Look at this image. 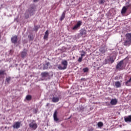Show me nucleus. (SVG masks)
Masks as SVG:
<instances>
[{
    "mask_svg": "<svg viewBox=\"0 0 131 131\" xmlns=\"http://www.w3.org/2000/svg\"><path fill=\"white\" fill-rule=\"evenodd\" d=\"M83 72H88L89 71V68H85L83 69Z\"/></svg>",
    "mask_w": 131,
    "mask_h": 131,
    "instance_id": "obj_27",
    "label": "nucleus"
},
{
    "mask_svg": "<svg viewBox=\"0 0 131 131\" xmlns=\"http://www.w3.org/2000/svg\"><path fill=\"white\" fill-rule=\"evenodd\" d=\"M109 62V59H105L104 60V64H108Z\"/></svg>",
    "mask_w": 131,
    "mask_h": 131,
    "instance_id": "obj_29",
    "label": "nucleus"
},
{
    "mask_svg": "<svg viewBox=\"0 0 131 131\" xmlns=\"http://www.w3.org/2000/svg\"><path fill=\"white\" fill-rule=\"evenodd\" d=\"M10 80H11V77L6 78V81H7L8 83L10 82Z\"/></svg>",
    "mask_w": 131,
    "mask_h": 131,
    "instance_id": "obj_28",
    "label": "nucleus"
},
{
    "mask_svg": "<svg viewBox=\"0 0 131 131\" xmlns=\"http://www.w3.org/2000/svg\"><path fill=\"white\" fill-rule=\"evenodd\" d=\"M99 51L102 54H104V53H105L106 51H107V48L106 47H101Z\"/></svg>",
    "mask_w": 131,
    "mask_h": 131,
    "instance_id": "obj_13",
    "label": "nucleus"
},
{
    "mask_svg": "<svg viewBox=\"0 0 131 131\" xmlns=\"http://www.w3.org/2000/svg\"><path fill=\"white\" fill-rule=\"evenodd\" d=\"M26 18H28V16H26Z\"/></svg>",
    "mask_w": 131,
    "mask_h": 131,
    "instance_id": "obj_34",
    "label": "nucleus"
},
{
    "mask_svg": "<svg viewBox=\"0 0 131 131\" xmlns=\"http://www.w3.org/2000/svg\"><path fill=\"white\" fill-rule=\"evenodd\" d=\"M66 14V11H64L62 13L61 16L60 17V21H63V20H64V18H65Z\"/></svg>",
    "mask_w": 131,
    "mask_h": 131,
    "instance_id": "obj_18",
    "label": "nucleus"
},
{
    "mask_svg": "<svg viewBox=\"0 0 131 131\" xmlns=\"http://www.w3.org/2000/svg\"><path fill=\"white\" fill-rule=\"evenodd\" d=\"M116 69L122 70L123 69V60L120 61L116 66Z\"/></svg>",
    "mask_w": 131,
    "mask_h": 131,
    "instance_id": "obj_5",
    "label": "nucleus"
},
{
    "mask_svg": "<svg viewBox=\"0 0 131 131\" xmlns=\"http://www.w3.org/2000/svg\"><path fill=\"white\" fill-rule=\"evenodd\" d=\"M124 121L125 122H131V115L124 118Z\"/></svg>",
    "mask_w": 131,
    "mask_h": 131,
    "instance_id": "obj_12",
    "label": "nucleus"
},
{
    "mask_svg": "<svg viewBox=\"0 0 131 131\" xmlns=\"http://www.w3.org/2000/svg\"><path fill=\"white\" fill-rule=\"evenodd\" d=\"M36 2H38V0H34V3H36Z\"/></svg>",
    "mask_w": 131,
    "mask_h": 131,
    "instance_id": "obj_32",
    "label": "nucleus"
},
{
    "mask_svg": "<svg viewBox=\"0 0 131 131\" xmlns=\"http://www.w3.org/2000/svg\"><path fill=\"white\" fill-rule=\"evenodd\" d=\"M115 86L117 88L121 87V83L119 81L115 82Z\"/></svg>",
    "mask_w": 131,
    "mask_h": 131,
    "instance_id": "obj_14",
    "label": "nucleus"
},
{
    "mask_svg": "<svg viewBox=\"0 0 131 131\" xmlns=\"http://www.w3.org/2000/svg\"><path fill=\"white\" fill-rule=\"evenodd\" d=\"M27 55V52L24 51L21 53V58H25Z\"/></svg>",
    "mask_w": 131,
    "mask_h": 131,
    "instance_id": "obj_16",
    "label": "nucleus"
},
{
    "mask_svg": "<svg viewBox=\"0 0 131 131\" xmlns=\"http://www.w3.org/2000/svg\"><path fill=\"white\" fill-rule=\"evenodd\" d=\"M126 39L124 43V46H129L131 42V33L126 34Z\"/></svg>",
    "mask_w": 131,
    "mask_h": 131,
    "instance_id": "obj_2",
    "label": "nucleus"
},
{
    "mask_svg": "<svg viewBox=\"0 0 131 131\" xmlns=\"http://www.w3.org/2000/svg\"><path fill=\"white\" fill-rule=\"evenodd\" d=\"M97 125L98 126V127H102V126H103V122H99L97 123Z\"/></svg>",
    "mask_w": 131,
    "mask_h": 131,
    "instance_id": "obj_22",
    "label": "nucleus"
},
{
    "mask_svg": "<svg viewBox=\"0 0 131 131\" xmlns=\"http://www.w3.org/2000/svg\"><path fill=\"white\" fill-rule=\"evenodd\" d=\"M26 99L28 101H30V100H31V95H27L26 97Z\"/></svg>",
    "mask_w": 131,
    "mask_h": 131,
    "instance_id": "obj_25",
    "label": "nucleus"
},
{
    "mask_svg": "<svg viewBox=\"0 0 131 131\" xmlns=\"http://www.w3.org/2000/svg\"><path fill=\"white\" fill-rule=\"evenodd\" d=\"M82 24V21L81 20H79L77 21V24L75 25L73 28H72V29L73 30H77V29H78L80 26H81V25Z\"/></svg>",
    "mask_w": 131,
    "mask_h": 131,
    "instance_id": "obj_4",
    "label": "nucleus"
},
{
    "mask_svg": "<svg viewBox=\"0 0 131 131\" xmlns=\"http://www.w3.org/2000/svg\"><path fill=\"white\" fill-rule=\"evenodd\" d=\"M42 77H49V75L48 72H43L41 74Z\"/></svg>",
    "mask_w": 131,
    "mask_h": 131,
    "instance_id": "obj_15",
    "label": "nucleus"
},
{
    "mask_svg": "<svg viewBox=\"0 0 131 131\" xmlns=\"http://www.w3.org/2000/svg\"><path fill=\"white\" fill-rule=\"evenodd\" d=\"M129 7V5H127L126 6L123 7L122 10L121 11V14H125Z\"/></svg>",
    "mask_w": 131,
    "mask_h": 131,
    "instance_id": "obj_7",
    "label": "nucleus"
},
{
    "mask_svg": "<svg viewBox=\"0 0 131 131\" xmlns=\"http://www.w3.org/2000/svg\"><path fill=\"white\" fill-rule=\"evenodd\" d=\"M70 118H71V116L69 118H68V119H70Z\"/></svg>",
    "mask_w": 131,
    "mask_h": 131,
    "instance_id": "obj_33",
    "label": "nucleus"
},
{
    "mask_svg": "<svg viewBox=\"0 0 131 131\" xmlns=\"http://www.w3.org/2000/svg\"><path fill=\"white\" fill-rule=\"evenodd\" d=\"M50 65V62H47L45 65V67H43V69H48V66Z\"/></svg>",
    "mask_w": 131,
    "mask_h": 131,
    "instance_id": "obj_23",
    "label": "nucleus"
},
{
    "mask_svg": "<svg viewBox=\"0 0 131 131\" xmlns=\"http://www.w3.org/2000/svg\"><path fill=\"white\" fill-rule=\"evenodd\" d=\"M118 100L116 99H112L111 100L110 104L111 105H116L117 104Z\"/></svg>",
    "mask_w": 131,
    "mask_h": 131,
    "instance_id": "obj_11",
    "label": "nucleus"
},
{
    "mask_svg": "<svg viewBox=\"0 0 131 131\" xmlns=\"http://www.w3.org/2000/svg\"><path fill=\"white\" fill-rule=\"evenodd\" d=\"M81 35H85L86 34V31L85 30H82L80 32Z\"/></svg>",
    "mask_w": 131,
    "mask_h": 131,
    "instance_id": "obj_20",
    "label": "nucleus"
},
{
    "mask_svg": "<svg viewBox=\"0 0 131 131\" xmlns=\"http://www.w3.org/2000/svg\"><path fill=\"white\" fill-rule=\"evenodd\" d=\"M20 126H21V122H15L13 125V128H16V129L19 128Z\"/></svg>",
    "mask_w": 131,
    "mask_h": 131,
    "instance_id": "obj_6",
    "label": "nucleus"
},
{
    "mask_svg": "<svg viewBox=\"0 0 131 131\" xmlns=\"http://www.w3.org/2000/svg\"><path fill=\"white\" fill-rule=\"evenodd\" d=\"M0 38H1V36H0Z\"/></svg>",
    "mask_w": 131,
    "mask_h": 131,
    "instance_id": "obj_35",
    "label": "nucleus"
},
{
    "mask_svg": "<svg viewBox=\"0 0 131 131\" xmlns=\"http://www.w3.org/2000/svg\"><path fill=\"white\" fill-rule=\"evenodd\" d=\"M130 81H131V79H130H130L128 80H127V81L125 82L126 85H128L127 84V83H128V82H130Z\"/></svg>",
    "mask_w": 131,
    "mask_h": 131,
    "instance_id": "obj_30",
    "label": "nucleus"
},
{
    "mask_svg": "<svg viewBox=\"0 0 131 131\" xmlns=\"http://www.w3.org/2000/svg\"><path fill=\"white\" fill-rule=\"evenodd\" d=\"M105 3V0H99V4L101 5V4H104Z\"/></svg>",
    "mask_w": 131,
    "mask_h": 131,
    "instance_id": "obj_26",
    "label": "nucleus"
},
{
    "mask_svg": "<svg viewBox=\"0 0 131 131\" xmlns=\"http://www.w3.org/2000/svg\"><path fill=\"white\" fill-rule=\"evenodd\" d=\"M53 118H54V121H55V122H58L59 119L58 118V117L57 116V111H55L54 112V113L53 114Z\"/></svg>",
    "mask_w": 131,
    "mask_h": 131,
    "instance_id": "obj_8",
    "label": "nucleus"
},
{
    "mask_svg": "<svg viewBox=\"0 0 131 131\" xmlns=\"http://www.w3.org/2000/svg\"><path fill=\"white\" fill-rule=\"evenodd\" d=\"M6 71L5 70H0V78H5L4 75H6Z\"/></svg>",
    "mask_w": 131,
    "mask_h": 131,
    "instance_id": "obj_9",
    "label": "nucleus"
},
{
    "mask_svg": "<svg viewBox=\"0 0 131 131\" xmlns=\"http://www.w3.org/2000/svg\"><path fill=\"white\" fill-rule=\"evenodd\" d=\"M108 61L110 63H113L114 62V59H113V57H110L108 59Z\"/></svg>",
    "mask_w": 131,
    "mask_h": 131,
    "instance_id": "obj_21",
    "label": "nucleus"
},
{
    "mask_svg": "<svg viewBox=\"0 0 131 131\" xmlns=\"http://www.w3.org/2000/svg\"><path fill=\"white\" fill-rule=\"evenodd\" d=\"M11 41L13 43H16L18 41V37L17 36H14L11 38Z\"/></svg>",
    "mask_w": 131,
    "mask_h": 131,
    "instance_id": "obj_10",
    "label": "nucleus"
},
{
    "mask_svg": "<svg viewBox=\"0 0 131 131\" xmlns=\"http://www.w3.org/2000/svg\"><path fill=\"white\" fill-rule=\"evenodd\" d=\"M61 65L59 64L58 66V69H59V70H65V69L67 68V66L68 65V61H67V60H62Z\"/></svg>",
    "mask_w": 131,
    "mask_h": 131,
    "instance_id": "obj_1",
    "label": "nucleus"
},
{
    "mask_svg": "<svg viewBox=\"0 0 131 131\" xmlns=\"http://www.w3.org/2000/svg\"><path fill=\"white\" fill-rule=\"evenodd\" d=\"M80 53H82V54H81V57H82V58H83V57L85 56V52L82 51H80Z\"/></svg>",
    "mask_w": 131,
    "mask_h": 131,
    "instance_id": "obj_24",
    "label": "nucleus"
},
{
    "mask_svg": "<svg viewBox=\"0 0 131 131\" xmlns=\"http://www.w3.org/2000/svg\"><path fill=\"white\" fill-rule=\"evenodd\" d=\"M82 57H79V59H78V62H81V61H82Z\"/></svg>",
    "mask_w": 131,
    "mask_h": 131,
    "instance_id": "obj_31",
    "label": "nucleus"
},
{
    "mask_svg": "<svg viewBox=\"0 0 131 131\" xmlns=\"http://www.w3.org/2000/svg\"><path fill=\"white\" fill-rule=\"evenodd\" d=\"M48 37H49V31L47 30L46 32H45L43 38L45 39H47V38H48Z\"/></svg>",
    "mask_w": 131,
    "mask_h": 131,
    "instance_id": "obj_19",
    "label": "nucleus"
},
{
    "mask_svg": "<svg viewBox=\"0 0 131 131\" xmlns=\"http://www.w3.org/2000/svg\"><path fill=\"white\" fill-rule=\"evenodd\" d=\"M59 99L58 97H54L52 98V102L53 103H57V102H59Z\"/></svg>",
    "mask_w": 131,
    "mask_h": 131,
    "instance_id": "obj_17",
    "label": "nucleus"
},
{
    "mask_svg": "<svg viewBox=\"0 0 131 131\" xmlns=\"http://www.w3.org/2000/svg\"><path fill=\"white\" fill-rule=\"evenodd\" d=\"M29 125V127L32 128V129H34V130H35V129L37 128V124H36V122H35V120H32Z\"/></svg>",
    "mask_w": 131,
    "mask_h": 131,
    "instance_id": "obj_3",
    "label": "nucleus"
}]
</instances>
